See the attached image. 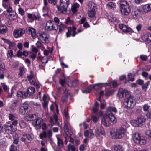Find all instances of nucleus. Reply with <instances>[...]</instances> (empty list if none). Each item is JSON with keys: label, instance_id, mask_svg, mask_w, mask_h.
Wrapping results in <instances>:
<instances>
[{"label": "nucleus", "instance_id": "f257e3e1", "mask_svg": "<svg viewBox=\"0 0 151 151\" xmlns=\"http://www.w3.org/2000/svg\"><path fill=\"white\" fill-rule=\"evenodd\" d=\"M126 130V126L123 125L118 129L113 130L111 132L110 134L113 138L121 139L124 136Z\"/></svg>", "mask_w": 151, "mask_h": 151}, {"label": "nucleus", "instance_id": "f03ea898", "mask_svg": "<svg viewBox=\"0 0 151 151\" xmlns=\"http://www.w3.org/2000/svg\"><path fill=\"white\" fill-rule=\"evenodd\" d=\"M18 124L17 120H14L13 122L9 121L4 125L5 132L8 134H12L15 133V129L14 127L17 125Z\"/></svg>", "mask_w": 151, "mask_h": 151}, {"label": "nucleus", "instance_id": "7ed1b4c3", "mask_svg": "<svg viewBox=\"0 0 151 151\" xmlns=\"http://www.w3.org/2000/svg\"><path fill=\"white\" fill-rule=\"evenodd\" d=\"M119 4L121 14L125 16L129 15L131 12V9L128 3L124 0H121Z\"/></svg>", "mask_w": 151, "mask_h": 151}, {"label": "nucleus", "instance_id": "20e7f679", "mask_svg": "<svg viewBox=\"0 0 151 151\" xmlns=\"http://www.w3.org/2000/svg\"><path fill=\"white\" fill-rule=\"evenodd\" d=\"M60 5L57 6L58 10L63 14H66L70 4L69 0H60Z\"/></svg>", "mask_w": 151, "mask_h": 151}, {"label": "nucleus", "instance_id": "39448f33", "mask_svg": "<svg viewBox=\"0 0 151 151\" xmlns=\"http://www.w3.org/2000/svg\"><path fill=\"white\" fill-rule=\"evenodd\" d=\"M125 106L127 108H133L136 104L135 100L133 99L129 95H126L124 103Z\"/></svg>", "mask_w": 151, "mask_h": 151}, {"label": "nucleus", "instance_id": "423d86ee", "mask_svg": "<svg viewBox=\"0 0 151 151\" xmlns=\"http://www.w3.org/2000/svg\"><path fill=\"white\" fill-rule=\"evenodd\" d=\"M132 138L134 142L137 144L142 145H145L146 143L145 139L143 137H140L138 133H134L132 136Z\"/></svg>", "mask_w": 151, "mask_h": 151}, {"label": "nucleus", "instance_id": "0eeeda50", "mask_svg": "<svg viewBox=\"0 0 151 151\" xmlns=\"http://www.w3.org/2000/svg\"><path fill=\"white\" fill-rule=\"evenodd\" d=\"M33 135L32 134H27L22 133L21 134L20 140L24 143L29 142L33 138Z\"/></svg>", "mask_w": 151, "mask_h": 151}, {"label": "nucleus", "instance_id": "6e6552de", "mask_svg": "<svg viewBox=\"0 0 151 151\" xmlns=\"http://www.w3.org/2000/svg\"><path fill=\"white\" fill-rule=\"evenodd\" d=\"M58 28V27L56 26L53 21L49 20L47 21L45 26V29L48 31L53 30H56Z\"/></svg>", "mask_w": 151, "mask_h": 151}, {"label": "nucleus", "instance_id": "1a4fd4ad", "mask_svg": "<svg viewBox=\"0 0 151 151\" xmlns=\"http://www.w3.org/2000/svg\"><path fill=\"white\" fill-rule=\"evenodd\" d=\"M38 38L42 43H44L47 44L49 42V35L44 32L40 33Z\"/></svg>", "mask_w": 151, "mask_h": 151}, {"label": "nucleus", "instance_id": "9d476101", "mask_svg": "<svg viewBox=\"0 0 151 151\" xmlns=\"http://www.w3.org/2000/svg\"><path fill=\"white\" fill-rule=\"evenodd\" d=\"M25 29L23 28H19L14 30L13 32V35L15 38H18L21 37L24 34Z\"/></svg>", "mask_w": 151, "mask_h": 151}, {"label": "nucleus", "instance_id": "9b49d317", "mask_svg": "<svg viewBox=\"0 0 151 151\" xmlns=\"http://www.w3.org/2000/svg\"><path fill=\"white\" fill-rule=\"evenodd\" d=\"M28 104L27 102H25L21 104L19 107V112L22 114L24 115L27 112Z\"/></svg>", "mask_w": 151, "mask_h": 151}, {"label": "nucleus", "instance_id": "f8f14e48", "mask_svg": "<svg viewBox=\"0 0 151 151\" xmlns=\"http://www.w3.org/2000/svg\"><path fill=\"white\" fill-rule=\"evenodd\" d=\"M76 28L75 27H68V32L66 33L67 37H70L71 35L73 37H74L77 34L76 32Z\"/></svg>", "mask_w": 151, "mask_h": 151}, {"label": "nucleus", "instance_id": "ddd939ff", "mask_svg": "<svg viewBox=\"0 0 151 151\" xmlns=\"http://www.w3.org/2000/svg\"><path fill=\"white\" fill-rule=\"evenodd\" d=\"M42 122V119L40 118H38L35 121L33 122L32 124L36 129H39L41 127Z\"/></svg>", "mask_w": 151, "mask_h": 151}, {"label": "nucleus", "instance_id": "4468645a", "mask_svg": "<svg viewBox=\"0 0 151 151\" xmlns=\"http://www.w3.org/2000/svg\"><path fill=\"white\" fill-rule=\"evenodd\" d=\"M3 6L6 9L7 12H10L12 11V4L10 1L6 2H2Z\"/></svg>", "mask_w": 151, "mask_h": 151}, {"label": "nucleus", "instance_id": "2eb2a0df", "mask_svg": "<svg viewBox=\"0 0 151 151\" xmlns=\"http://www.w3.org/2000/svg\"><path fill=\"white\" fill-rule=\"evenodd\" d=\"M27 77L28 80L29 81L30 83L32 85H33L36 86L37 88H39L40 86L38 83H35L34 81L35 80V77L33 75L31 74L28 76Z\"/></svg>", "mask_w": 151, "mask_h": 151}, {"label": "nucleus", "instance_id": "dca6fc26", "mask_svg": "<svg viewBox=\"0 0 151 151\" xmlns=\"http://www.w3.org/2000/svg\"><path fill=\"white\" fill-rule=\"evenodd\" d=\"M27 32L31 35L32 37L33 38H35L36 37V33L35 30L33 28L30 27H27L26 29Z\"/></svg>", "mask_w": 151, "mask_h": 151}, {"label": "nucleus", "instance_id": "f3484780", "mask_svg": "<svg viewBox=\"0 0 151 151\" xmlns=\"http://www.w3.org/2000/svg\"><path fill=\"white\" fill-rule=\"evenodd\" d=\"M35 92V88L33 87H30L28 88L26 92L24 93V95L26 96H29L34 94Z\"/></svg>", "mask_w": 151, "mask_h": 151}, {"label": "nucleus", "instance_id": "a211bd4d", "mask_svg": "<svg viewBox=\"0 0 151 151\" xmlns=\"http://www.w3.org/2000/svg\"><path fill=\"white\" fill-rule=\"evenodd\" d=\"M119 26V28L124 32H128L132 31V29L130 28L123 24H120Z\"/></svg>", "mask_w": 151, "mask_h": 151}, {"label": "nucleus", "instance_id": "6ab92c4d", "mask_svg": "<svg viewBox=\"0 0 151 151\" xmlns=\"http://www.w3.org/2000/svg\"><path fill=\"white\" fill-rule=\"evenodd\" d=\"M54 119L55 120V122H54L52 118V117H50V124L52 125V126H53L54 125H59V123L58 119V116L55 114H54Z\"/></svg>", "mask_w": 151, "mask_h": 151}, {"label": "nucleus", "instance_id": "aec40b11", "mask_svg": "<svg viewBox=\"0 0 151 151\" xmlns=\"http://www.w3.org/2000/svg\"><path fill=\"white\" fill-rule=\"evenodd\" d=\"M140 11L138 9L134 10L132 12V16L135 19H137L140 16Z\"/></svg>", "mask_w": 151, "mask_h": 151}, {"label": "nucleus", "instance_id": "412c9836", "mask_svg": "<svg viewBox=\"0 0 151 151\" xmlns=\"http://www.w3.org/2000/svg\"><path fill=\"white\" fill-rule=\"evenodd\" d=\"M19 131H18L16 132L13 134V142L15 144H18L19 142Z\"/></svg>", "mask_w": 151, "mask_h": 151}, {"label": "nucleus", "instance_id": "4be33fe9", "mask_svg": "<svg viewBox=\"0 0 151 151\" xmlns=\"http://www.w3.org/2000/svg\"><path fill=\"white\" fill-rule=\"evenodd\" d=\"M95 132L97 135H104L105 134L104 131L100 127H96L95 129Z\"/></svg>", "mask_w": 151, "mask_h": 151}, {"label": "nucleus", "instance_id": "5701e85b", "mask_svg": "<svg viewBox=\"0 0 151 151\" xmlns=\"http://www.w3.org/2000/svg\"><path fill=\"white\" fill-rule=\"evenodd\" d=\"M108 19L111 22L114 23L117 22L118 20L115 17L114 15L111 13L109 14L107 16Z\"/></svg>", "mask_w": 151, "mask_h": 151}, {"label": "nucleus", "instance_id": "b1692460", "mask_svg": "<svg viewBox=\"0 0 151 151\" xmlns=\"http://www.w3.org/2000/svg\"><path fill=\"white\" fill-rule=\"evenodd\" d=\"M151 11V4H146L144 5L142 9V12L145 13H147Z\"/></svg>", "mask_w": 151, "mask_h": 151}, {"label": "nucleus", "instance_id": "393cba45", "mask_svg": "<svg viewBox=\"0 0 151 151\" xmlns=\"http://www.w3.org/2000/svg\"><path fill=\"white\" fill-rule=\"evenodd\" d=\"M84 135L86 137H88L90 138H93L94 136L93 131L92 130L86 131L84 132Z\"/></svg>", "mask_w": 151, "mask_h": 151}, {"label": "nucleus", "instance_id": "a878e982", "mask_svg": "<svg viewBox=\"0 0 151 151\" xmlns=\"http://www.w3.org/2000/svg\"><path fill=\"white\" fill-rule=\"evenodd\" d=\"M107 116H104L102 121V124L105 127H107L109 125V121Z\"/></svg>", "mask_w": 151, "mask_h": 151}, {"label": "nucleus", "instance_id": "bb28decb", "mask_svg": "<svg viewBox=\"0 0 151 151\" xmlns=\"http://www.w3.org/2000/svg\"><path fill=\"white\" fill-rule=\"evenodd\" d=\"M89 10H96L97 5L92 2H89L88 4Z\"/></svg>", "mask_w": 151, "mask_h": 151}, {"label": "nucleus", "instance_id": "cd10ccee", "mask_svg": "<svg viewBox=\"0 0 151 151\" xmlns=\"http://www.w3.org/2000/svg\"><path fill=\"white\" fill-rule=\"evenodd\" d=\"M106 115L107 116L109 120V119L111 122L114 123H115L116 122V119L111 112H110Z\"/></svg>", "mask_w": 151, "mask_h": 151}, {"label": "nucleus", "instance_id": "c85d7f7f", "mask_svg": "<svg viewBox=\"0 0 151 151\" xmlns=\"http://www.w3.org/2000/svg\"><path fill=\"white\" fill-rule=\"evenodd\" d=\"M86 19L84 17L80 20L81 24H83V26L86 28L89 27L90 26L88 23L86 21Z\"/></svg>", "mask_w": 151, "mask_h": 151}, {"label": "nucleus", "instance_id": "c756f323", "mask_svg": "<svg viewBox=\"0 0 151 151\" xmlns=\"http://www.w3.org/2000/svg\"><path fill=\"white\" fill-rule=\"evenodd\" d=\"M138 121L139 124L141 126L145 123V122L146 120L145 117L143 116H141L138 117L137 119Z\"/></svg>", "mask_w": 151, "mask_h": 151}, {"label": "nucleus", "instance_id": "7c9ffc66", "mask_svg": "<svg viewBox=\"0 0 151 151\" xmlns=\"http://www.w3.org/2000/svg\"><path fill=\"white\" fill-rule=\"evenodd\" d=\"M80 6V5L78 3L74 4L71 7V10L73 14L75 13L78 10Z\"/></svg>", "mask_w": 151, "mask_h": 151}, {"label": "nucleus", "instance_id": "2f4dec72", "mask_svg": "<svg viewBox=\"0 0 151 151\" xmlns=\"http://www.w3.org/2000/svg\"><path fill=\"white\" fill-rule=\"evenodd\" d=\"M64 123V130L66 134L68 135L69 133L68 132V128L70 126V124L68 120H65Z\"/></svg>", "mask_w": 151, "mask_h": 151}, {"label": "nucleus", "instance_id": "473e14b6", "mask_svg": "<svg viewBox=\"0 0 151 151\" xmlns=\"http://www.w3.org/2000/svg\"><path fill=\"white\" fill-rule=\"evenodd\" d=\"M118 92L119 96L120 98H122L123 97L124 93H125V96L127 95L126 94L127 93H129V92L127 91V90H124H124L122 88H121L119 89V90Z\"/></svg>", "mask_w": 151, "mask_h": 151}, {"label": "nucleus", "instance_id": "72a5a7b5", "mask_svg": "<svg viewBox=\"0 0 151 151\" xmlns=\"http://www.w3.org/2000/svg\"><path fill=\"white\" fill-rule=\"evenodd\" d=\"M66 27V26L65 25L63 24L62 22H60V24L58 27L59 32L60 33H62L64 31Z\"/></svg>", "mask_w": 151, "mask_h": 151}, {"label": "nucleus", "instance_id": "f704fd0d", "mask_svg": "<svg viewBox=\"0 0 151 151\" xmlns=\"http://www.w3.org/2000/svg\"><path fill=\"white\" fill-rule=\"evenodd\" d=\"M96 10H88V15L90 18H94L95 17Z\"/></svg>", "mask_w": 151, "mask_h": 151}, {"label": "nucleus", "instance_id": "c9c22d12", "mask_svg": "<svg viewBox=\"0 0 151 151\" xmlns=\"http://www.w3.org/2000/svg\"><path fill=\"white\" fill-rule=\"evenodd\" d=\"M93 85H91L89 86L86 90H82L83 93H87L90 92L91 90L93 89Z\"/></svg>", "mask_w": 151, "mask_h": 151}, {"label": "nucleus", "instance_id": "e433bc0d", "mask_svg": "<svg viewBox=\"0 0 151 151\" xmlns=\"http://www.w3.org/2000/svg\"><path fill=\"white\" fill-rule=\"evenodd\" d=\"M56 109V112L58 114L59 113V110L58 109V106L56 104H52L50 106V109L51 111L54 112L55 109Z\"/></svg>", "mask_w": 151, "mask_h": 151}, {"label": "nucleus", "instance_id": "4c0bfd02", "mask_svg": "<svg viewBox=\"0 0 151 151\" xmlns=\"http://www.w3.org/2000/svg\"><path fill=\"white\" fill-rule=\"evenodd\" d=\"M144 38L146 41L151 42V33H146L144 35Z\"/></svg>", "mask_w": 151, "mask_h": 151}, {"label": "nucleus", "instance_id": "58836bf2", "mask_svg": "<svg viewBox=\"0 0 151 151\" xmlns=\"http://www.w3.org/2000/svg\"><path fill=\"white\" fill-rule=\"evenodd\" d=\"M112 151H123L122 147L119 145L114 146L112 149Z\"/></svg>", "mask_w": 151, "mask_h": 151}, {"label": "nucleus", "instance_id": "ea45409f", "mask_svg": "<svg viewBox=\"0 0 151 151\" xmlns=\"http://www.w3.org/2000/svg\"><path fill=\"white\" fill-rule=\"evenodd\" d=\"M107 7L109 9H114L116 7V6L115 3L112 2H110L107 4Z\"/></svg>", "mask_w": 151, "mask_h": 151}, {"label": "nucleus", "instance_id": "a19ab883", "mask_svg": "<svg viewBox=\"0 0 151 151\" xmlns=\"http://www.w3.org/2000/svg\"><path fill=\"white\" fill-rule=\"evenodd\" d=\"M59 82L62 86H64L65 85L66 83V78L64 74H63L62 77L60 78Z\"/></svg>", "mask_w": 151, "mask_h": 151}, {"label": "nucleus", "instance_id": "79ce46f5", "mask_svg": "<svg viewBox=\"0 0 151 151\" xmlns=\"http://www.w3.org/2000/svg\"><path fill=\"white\" fill-rule=\"evenodd\" d=\"M7 30V28L5 25H0V33L4 34L6 32Z\"/></svg>", "mask_w": 151, "mask_h": 151}, {"label": "nucleus", "instance_id": "37998d69", "mask_svg": "<svg viewBox=\"0 0 151 151\" xmlns=\"http://www.w3.org/2000/svg\"><path fill=\"white\" fill-rule=\"evenodd\" d=\"M107 110L108 111L110 112H113L115 113H116L117 112V110L116 108L113 106H110L108 107L107 108Z\"/></svg>", "mask_w": 151, "mask_h": 151}, {"label": "nucleus", "instance_id": "c03bdc74", "mask_svg": "<svg viewBox=\"0 0 151 151\" xmlns=\"http://www.w3.org/2000/svg\"><path fill=\"white\" fill-rule=\"evenodd\" d=\"M137 119L136 120H133L131 121V125L134 127H138L141 126Z\"/></svg>", "mask_w": 151, "mask_h": 151}, {"label": "nucleus", "instance_id": "a18cd8bd", "mask_svg": "<svg viewBox=\"0 0 151 151\" xmlns=\"http://www.w3.org/2000/svg\"><path fill=\"white\" fill-rule=\"evenodd\" d=\"M57 139L58 145L59 146H61L63 144V142L60 136L57 135L56 136Z\"/></svg>", "mask_w": 151, "mask_h": 151}, {"label": "nucleus", "instance_id": "49530a36", "mask_svg": "<svg viewBox=\"0 0 151 151\" xmlns=\"http://www.w3.org/2000/svg\"><path fill=\"white\" fill-rule=\"evenodd\" d=\"M9 13V17L10 18L13 20H14L17 18V15L14 12L11 11L10 12H8Z\"/></svg>", "mask_w": 151, "mask_h": 151}, {"label": "nucleus", "instance_id": "de8ad7c7", "mask_svg": "<svg viewBox=\"0 0 151 151\" xmlns=\"http://www.w3.org/2000/svg\"><path fill=\"white\" fill-rule=\"evenodd\" d=\"M39 136L41 139H43L47 137V133L46 132L43 131L42 133L40 134Z\"/></svg>", "mask_w": 151, "mask_h": 151}, {"label": "nucleus", "instance_id": "09e8293b", "mask_svg": "<svg viewBox=\"0 0 151 151\" xmlns=\"http://www.w3.org/2000/svg\"><path fill=\"white\" fill-rule=\"evenodd\" d=\"M68 149L69 151H75L76 148L73 145L69 144L68 145Z\"/></svg>", "mask_w": 151, "mask_h": 151}, {"label": "nucleus", "instance_id": "8fccbe9b", "mask_svg": "<svg viewBox=\"0 0 151 151\" xmlns=\"http://www.w3.org/2000/svg\"><path fill=\"white\" fill-rule=\"evenodd\" d=\"M149 83V81H148L146 82L144 84L142 85V89L145 91L147 90V86H148Z\"/></svg>", "mask_w": 151, "mask_h": 151}, {"label": "nucleus", "instance_id": "3c124183", "mask_svg": "<svg viewBox=\"0 0 151 151\" xmlns=\"http://www.w3.org/2000/svg\"><path fill=\"white\" fill-rule=\"evenodd\" d=\"M104 84L103 83H101L96 84L95 85H93L94 87H93V89H94L96 90H98L101 88V85Z\"/></svg>", "mask_w": 151, "mask_h": 151}, {"label": "nucleus", "instance_id": "603ef678", "mask_svg": "<svg viewBox=\"0 0 151 151\" xmlns=\"http://www.w3.org/2000/svg\"><path fill=\"white\" fill-rule=\"evenodd\" d=\"M17 96L18 99H21L23 97V92L21 91H18L17 93Z\"/></svg>", "mask_w": 151, "mask_h": 151}, {"label": "nucleus", "instance_id": "864d4df0", "mask_svg": "<svg viewBox=\"0 0 151 151\" xmlns=\"http://www.w3.org/2000/svg\"><path fill=\"white\" fill-rule=\"evenodd\" d=\"M19 125L20 127L22 128H24L26 127L25 123L24 122V121L21 119L20 120L19 122Z\"/></svg>", "mask_w": 151, "mask_h": 151}, {"label": "nucleus", "instance_id": "5fc2aeb1", "mask_svg": "<svg viewBox=\"0 0 151 151\" xmlns=\"http://www.w3.org/2000/svg\"><path fill=\"white\" fill-rule=\"evenodd\" d=\"M150 106L147 104H144L142 106L143 110L144 112H147Z\"/></svg>", "mask_w": 151, "mask_h": 151}, {"label": "nucleus", "instance_id": "6e6d98bb", "mask_svg": "<svg viewBox=\"0 0 151 151\" xmlns=\"http://www.w3.org/2000/svg\"><path fill=\"white\" fill-rule=\"evenodd\" d=\"M99 118L97 116V115H96V116L93 115L91 117V120L94 123L96 122L99 120Z\"/></svg>", "mask_w": 151, "mask_h": 151}, {"label": "nucleus", "instance_id": "4d7b16f0", "mask_svg": "<svg viewBox=\"0 0 151 151\" xmlns=\"http://www.w3.org/2000/svg\"><path fill=\"white\" fill-rule=\"evenodd\" d=\"M15 110V107L13 105H11L8 107L7 108V110L10 112H14Z\"/></svg>", "mask_w": 151, "mask_h": 151}, {"label": "nucleus", "instance_id": "13d9d810", "mask_svg": "<svg viewBox=\"0 0 151 151\" xmlns=\"http://www.w3.org/2000/svg\"><path fill=\"white\" fill-rule=\"evenodd\" d=\"M1 86L3 88V89L6 91H7L9 89L7 85L4 83H1Z\"/></svg>", "mask_w": 151, "mask_h": 151}, {"label": "nucleus", "instance_id": "bf43d9fd", "mask_svg": "<svg viewBox=\"0 0 151 151\" xmlns=\"http://www.w3.org/2000/svg\"><path fill=\"white\" fill-rule=\"evenodd\" d=\"M25 68L24 67H20L19 68V71L20 72L19 73V75H20V76H21L25 73Z\"/></svg>", "mask_w": 151, "mask_h": 151}, {"label": "nucleus", "instance_id": "052dcab7", "mask_svg": "<svg viewBox=\"0 0 151 151\" xmlns=\"http://www.w3.org/2000/svg\"><path fill=\"white\" fill-rule=\"evenodd\" d=\"M17 147L16 146L12 145H11L10 150V151H17Z\"/></svg>", "mask_w": 151, "mask_h": 151}, {"label": "nucleus", "instance_id": "680f3d73", "mask_svg": "<svg viewBox=\"0 0 151 151\" xmlns=\"http://www.w3.org/2000/svg\"><path fill=\"white\" fill-rule=\"evenodd\" d=\"M140 59L144 61H146L148 59L147 56L145 55H141L140 56Z\"/></svg>", "mask_w": 151, "mask_h": 151}, {"label": "nucleus", "instance_id": "e2e57ef3", "mask_svg": "<svg viewBox=\"0 0 151 151\" xmlns=\"http://www.w3.org/2000/svg\"><path fill=\"white\" fill-rule=\"evenodd\" d=\"M28 117H30L32 120H33L36 117V116L35 114H30L26 116V118L28 119Z\"/></svg>", "mask_w": 151, "mask_h": 151}, {"label": "nucleus", "instance_id": "0e129e2a", "mask_svg": "<svg viewBox=\"0 0 151 151\" xmlns=\"http://www.w3.org/2000/svg\"><path fill=\"white\" fill-rule=\"evenodd\" d=\"M73 21L71 20L69 17H68L67 19H66L65 23L66 24H73Z\"/></svg>", "mask_w": 151, "mask_h": 151}, {"label": "nucleus", "instance_id": "69168bd1", "mask_svg": "<svg viewBox=\"0 0 151 151\" xmlns=\"http://www.w3.org/2000/svg\"><path fill=\"white\" fill-rule=\"evenodd\" d=\"M64 115L65 117L66 118V120H68L69 119L68 113V112L67 109H65L64 112Z\"/></svg>", "mask_w": 151, "mask_h": 151}, {"label": "nucleus", "instance_id": "338daca9", "mask_svg": "<svg viewBox=\"0 0 151 151\" xmlns=\"http://www.w3.org/2000/svg\"><path fill=\"white\" fill-rule=\"evenodd\" d=\"M54 20L55 24L56 25V26H58V24H59L60 22L59 19L58 17H55L54 18Z\"/></svg>", "mask_w": 151, "mask_h": 151}, {"label": "nucleus", "instance_id": "774afa93", "mask_svg": "<svg viewBox=\"0 0 151 151\" xmlns=\"http://www.w3.org/2000/svg\"><path fill=\"white\" fill-rule=\"evenodd\" d=\"M5 70V65L3 63H0V72Z\"/></svg>", "mask_w": 151, "mask_h": 151}]
</instances>
